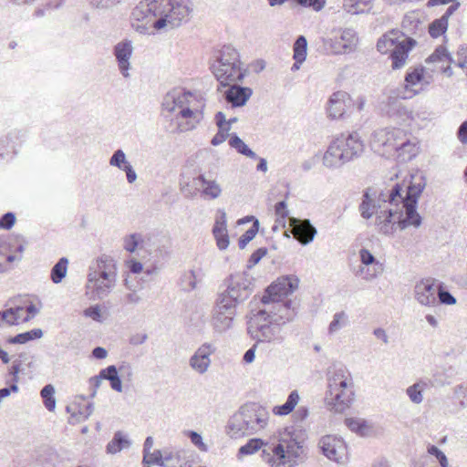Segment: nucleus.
<instances>
[{"mask_svg":"<svg viewBox=\"0 0 467 467\" xmlns=\"http://www.w3.org/2000/svg\"><path fill=\"white\" fill-rule=\"evenodd\" d=\"M427 179L421 171L410 174L401 183L377 192L372 188L364 191L358 211L363 219L375 215L374 225L379 234L393 236L397 228H419L422 217L417 212L419 199L426 188Z\"/></svg>","mask_w":467,"mask_h":467,"instance_id":"f257e3e1","label":"nucleus"},{"mask_svg":"<svg viewBox=\"0 0 467 467\" xmlns=\"http://www.w3.org/2000/svg\"><path fill=\"white\" fill-rule=\"evenodd\" d=\"M262 448L261 457L269 467H296L307 458L304 439L293 431L284 433L276 443L264 442L261 439H251L238 451V458L251 455Z\"/></svg>","mask_w":467,"mask_h":467,"instance_id":"f03ea898","label":"nucleus"},{"mask_svg":"<svg viewBox=\"0 0 467 467\" xmlns=\"http://www.w3.org/2000/svg\"><path fill=\"white\" fill-rule=\"evenodd\" d=\"M269 412L258 403L242 405L228 420V433L232 438L254 435L266 428Z\"/></svg>","mask_w":467,"mask_h":467,"instance_id":"7ed1b4c3","label":"nucleus"},{"mask_svg":"<svg viewBox=\"0 0 467 467\" xmlns=\"http://www.w3.org/2000/svg\"><path fill=\"white\" fill-rule=\"evenodd\" d=\"M327 404L335 412L342 413L354 400V381L349 370L343 365H335L329 372Z\"/></svg>","mask_w":467,"mask_h":467,"instance_id":"20e7f679","label":"nucleus"},{"mask_svg":"<svg viewBox=\"0 0 467 467\" xmlns=\"http://www.w3.org/2000/svg\"><path fill=\"white\" fill-rule=\"evenodd\" d=\"M364 151V143L358 132L340 134L328 145L323 156V164L337 169L358 158Z\"/></svg>","mask_w":467,"mask_h":467,"instance_id":"39448f33","label":"nucleus"},{"mask_svg":"<svg viewBox=\"0 0 467 467\" xmlns=\"http://www.w3.org/2000/svg\"><path fill=\"white\" fill-rule=\"evenodd\" d=\"M158 19L153 23V28L171 30L180 27L189 21L192 13V0H155Z\"/></svg>","mask_w":467,"mask_h":467,"instance_id":"423d86ee","label":"nucleus"},{"mask_svg":"<svg viewBox=\"0 0 467 467\" xmlns=\"http://www.w3.org/2000/svg\"><path fill=\"white\" fill-rule=\"evenodd\" d=\"M212 71L222 86L242 81L245 68L240 61L237 50L232 46H223L220 55L211 66Z\"/></svg>","mask_w":467,"mask_h":467,"instance_id":"0eeeda50","label":"nucleus"},{"mask_svg":"<svg viewBox=\"0 0 467 467\" xmlns=\"http://www.w3.org/2000/svg\"><path fill=\"white\" fill-rule=\"evenodd\" d=\"M415 45L413 38L399 30H391L378 40L377 49L381 54L389 53L391 68L397 70L405 66L409 53Z\"/></svg>","mask_w":467,"mask_h":467,"instance_id":"6e6552de","label":"nucleus"},{"mask_svg":"<svg viewBox=\"0 0 467 467\" xmlns=\"http://www.w3.org/2000/svg\"><path fill=\"white\" fill-rule=\"evenodd\" d=\"M248 332L258 342L281 344L285 340L280 324L263 307L256 311L252 310Z\"/></svg>","mask_w":467,"mask_h":467,"instance_id":"1a4fd4ad","label":"nucleus"},{"mask_svg":"<svg viewBox=\"0 0 467 467\" xmlns=\"http://www.w3.org/2000/svg\"><path fill=\"white\" fill-rule=\"evenodd\" d=\"M185 107L171 119V132L182 133L192 130L202 118L205 107L204 99L201 94L186 91Z\"/></svg>","mask_w":467,"mask_h":467,"instance_id":"9d476101","label":"nucleus"},{"mask_svg":"<svg viewBox=\"0 0 467 467\" xmlns=\"http://www.w3.org/2000/svg\"><path fill=\"white\" fill-rule=\"evenodd\" d=\"M158 19L155 0L140 2L130 14V26L140 35L149 34L153 23Z\"/></svg>","mask_w":467,"mask_h":467,"instance_id":"9b49d317","label":"nucleus"},{"mask_svg":"<svg viewBox=\"0 0 467 467\" xmlns=\"http://www.w3.org/2000/svg\"><path fill=\"white\" fill-rule=\"evenodd\" d=\"M404 132L399 128L379 129L371 135V147L382 155L394 156V151L400 139H403Z\"/></svg>","mask_w":467,"mask_h":467,"instance_id":"f8f14e48","label":"nucleus"},{"mask_svg":"<svg viewBox=\"0 0 467 467\" xmlns=\"http://www.w3.org/2000/svg\"><path fill=\"white\" fill-rule=\"evenodd\" d=\"M253 292L252 281L245 273L230 275L227 287L221 294L237 306L249 298Z\"/></svg>","mask_w":467,"mask_h":467,"instance_id":"ddd939ff","label":"nucleus"},{"mask_svg":"<svg viewBox=\"0 0 467 467\" xmlns=\"http://www.w3.org/2000/svg\"><path fill=\"white\" fill-rule=\"evenodd\" d=\"M88 276L102 278L106 283L117 284V263L113 257L101 254L91 262Z\"/></svg>","mask_w":467,"mask_h":467,"instance_id":"4468645a","label":"nucleus"},{"mask_svg":"<svg viewBox=\"0 0 467 467\" xmlns=\"http://www.w3.org/2000/svg\"><path fill=\"white\" fill-rule=\"evenodd\" d=\"M324 456L338 464H344L348 461V448L343 439L334 436H323L318 441Z\"/></svg>","mask_w":467,"mask_h":467,"instance_id":"2eb2a0df","label":"nucleus"},{"mask_svg":"<svg viewBox=\"0 0 467 467\" xmlns=\"http://www.w3.org/2000/svg\"><path fill=\"white\" fill-rule=\"evenodd\" d=\"M400 99L401 97L398 96L397 91H393L388 97L385 105L386 113L394 121L410 127L411 119H413L412 109L408 108Z\"/></svg>","mask_w":467,"mask_h":467,"instance_id":"dca6fc26","label":"nucleus"},{"mask_svg":"<svg viewBox=\"0 0 467 467\" xmlns=\"http://www.w3.org/2000/svg\"><path fill=\"white\" fill-rule=\"evenodd\" d=\"M298 279L294 276L279 278L267 287L261 298V303H267L273 300H283L284 296L292 294L298 286Z\"/></svg>","mask_w":467,"mask_h":467,"instance_id":"f3484780","label":"nucleus"},{"mask_svg":"<svg viewBox=\"0 0 467 467\" xmlns=\"http://www.w3.org/2000/svg\"><path fill=\"white\" fill-rule=\"evenodd\" d=\"M354 110V99L346 91L334 92L328 100L327 113L333 119H340Z\"/></svg>","mask_w":467,"mask_h":467,"instance_id":"a211bd4d","label":"nucleus"},{"mask_svg":"<svg viewBox=\"0 0 467 467\" xmlns=\"http://www.w3.org/2000/svg\"><path fill=\"white\" fill-rule=\"evenodd\" d=\"M358 254L363 266L359 267L357 275H361L363 280L370 282L383 273V264L378 261L369 250L362 248Z\"/></svg>","mask_w":467,"mask_h":467,"instance_id":"6ab92c4d","label":"nucleus"},{"mask_svg":"<svg viewBox=\"0 0 467 467\" xmlns=\"http://www.w3.org/2000/svg\"><path fill=\"white\" fill-rule=\"evenodd\" d=\"M437 291L435 279H421L414 286V298L421 306H434L438 303Z\"/></svg>","mask_w":467,"mask_h":467,"instance_id":"aec40b11","label":"nucleus"},{"mask_svg":"<svg viewBox=\"0 0 467 467\" xmlns=\"http://www.w3.org/2000/svg\"><path fill=\"white\" fill-rule=\"evenodd\" d=\"M291 300H273L267 303H262V305L263 308L269 311L271 317L276 319L277 323L283 327L286 322L292 320L295 315L294 309L291 307Z\"/></svg>","mask_w":467,"mask_h":467,"instance_id":"412c9836","label":"nucleus"},{"mask_svg":"<svg viewBox=\"0 0 467 467\" xmlns=\"http://www.w3.org/2000/svg\"><path fill=\"white\" fill-rule=\"evenodd\" d=\"M216 348L211 343L201 345L189 359L190 367L199 374H204L210 365V357L215 352Z\"/></svg>","mask_w":467,"mask_h":467,"instance_id":"4be33fe9","label":"nucleus"},{"mask_svg":"<svg viewBox=\"0 0 467 467\" xmlns=\"http://www.w3.org/2000/svg\"><path fill=\"white\" fill-rule=\"evenodd\" d=\"M420 152L419 141L410 133L404 132L403 139L398 143L394 156L401 162H407L414 159Z\"/></svg>","mask_w":467,"mask_h":467,"instance_id":"5701e85b","label":"nucleus"},{"mask_svg":"<svg viewBox=\"0 0 467 467\" xmlns=\"http://www.w3.org/2000/svg\"><path fill=\"white\" fill-rule=\"evenodd\" d=\"M424 70L425 69L420 67L414 68L412 71L407 72L405 76V88L404 90H396L398 92V96H400L402 99H410L420 92L419 89L415 88L417 85H429L430 80L425 79Z\"/></svg>","mask_w":467,"mask_h":467,"instance_id":"b1692460","label":"nucleus"},{"mask_svg":"<svg viewBox=\"0 0 467 467\" xmlns=\"http://www.w3.org/2000/svg\"><path fill=\"white\" fill-rule=\"evenodd\" d=\"M289 223L294 237L303 245L310 244L317 233L316 227L307 219L299 220L291 217Z\"/></svg>","mask_w":467,"mask_h":467,"instance_id":"393cba45","label":"nucleus"},{"mask_svg":"<svg viewBox=\"0 0 467 467\" xmlns=\"http://www.w3.org/2000/svg\"><path fill=\"white\" fill-rule=\"evenodd\" d=\"M133 53L131 40L124 39L114 46L113 54L118 62L119 69L124 78L130 76V58Z\"/></svg>","mask_w":467,"mask_h":467,"instance_id":"a878e982","label":"nucleus"},{"mask_svg":"<svg viewBox=\"0 0 467 467\" xmlns=\"http://www.w3.org/2000/svg\"><path fill=\"white\" fill-rule=\"evenodd\" d=\"M193 185L205 200H215L222 194L221 185L213 179L207 178L204 174H200L193 179Z\"/></svg>","mask_w":467,"mask_h":467,"instance_id":"bb28decb","label":"nucleus"},{"mask_svg":"<svg viewBox=\"0 0 467 467\" xmlns=\"http://www.w3.org/2000/svg\"><path fill=\"white\" fill-rule=\"evenodd\" d=\"M186 91L182 88H177L169 91L163 98L162 109L168 113L177 114L182 109L185 107Z\"/></svg>","mask_w":467,"mask_h":467,"instance_id":"cd10ccee","label":"nucleus"},{"mask_svg":"<svg viewBox=\"0 0 467 467\" xmlns=\"http://www.w3.org/2000/svg\"><path fill=\"white\" fill-rule=\"evenodd\" d=\"M115 286L116 285L106 283L105 280L98 276L95 278L88 276L86 285L87 293L90 294L93 299H103L107 297Z\"/></svg>","mask_w":467,"mask_h":467,"instance_id":"c85d7f7f","label":"nucleus"},{"mask_svg":"<svg viewBox=\"0 0 467 467\" xmlns=\"http://www.w3.org/2000/svg\"><path fill=\"white\" fill-rule=\"evenodd\" d=\"M224 91V99L233 107H242L250 99L253 91L250 88L241 87L234 84Z\"/></svg>","mask_w":467,"mask_h":467,"instance_id":"c756f323","label":"nucleus"},{"mask_svg":"<svg viewBox=\"0 0 467 467\" xmlns=\"http://www.w3.org/2000/svg\"><path fill=\"white\" fill-rule=\"evenodd\" d=\"M460 5V3L451 5L440 18L435 19L430 24L429 34L431 37L437 38L447 31L449 18L459 9Z\"/></svg>","mask_w":467,"mask_h":467,"instance_id":"7c9ffc66","label":"nucleus"},{"mask_svg":"<svg viewBox=\"0 0 467 467\" xmlns=\"http://www.w3.org/2000/svg\"><path fill=\"white\" fill-rule=\"evenodd\" d=\"M448 49L446 47L441 45L435 48L433 53L426 59L427 64H434L435 69L441 70L447 77H451L453 75V71L451 67L446 64V60H448Z\"/></svg>","mask_w":467,"mask_h":467,"instance_id":"2f4dec72","label":"nucleus"},{"mask_svg":"<svg viewBox=\"0 0 467 467\" xmlns=\"http://www.w3.org/2000/svg\"><path fill=\"white\" fill-rule=\"evenodd\" d=\"M25 308L16 306L0 311V327H6L18 325L20 322H27L30 317H23Z\"/></svg>","mask_w":467,"mask_h":467,"instance_id":"473e14b6","label":"nucleus"},{"mask_svg":"<svg viewBox=\"0 0 467 467\" xmlns=\"http://www.w3.org/2000/svg\"><path fill=\"white\" fill-rule=\"evenodd\" d=\"M375 0H343L342 9L351 16L368 14L374 6Z\"/></svg>","mask_w":467,"mask_h":467,"instance_id":"72a5a7b5","label":"nucleus"},{"mask_svg":"<svg viewBox=\"0 0 467 467\" xmlns=\"http://www.w3.org/2000/svg\"><path fill=\"white\" fill-rule=\"evenodd\" d=\"M234 317L222 314L219 312H211V326L214 333L222 335L234 327Z\"/></svg>","mask_w":467,"mask_h":467,"instance_id":"f704fd0d","label":"nucleus"},{"mask_svg":"<svg viewBox=\"0 0 467 467\" xmlns=\"http://www.w3.org/2000/svg\"><path fill=\"white\" fill-rule=\"evenodd\" d=\"M213 234L216 239L217 246L220 250H225L229 245V237L226 229V214L222 213L220 218L215 222L213 228Z\"/></svg>","mask_w":467,"mask_h":467,"instance_id":"c9c22d12","label":"nucleus"},{"mask_svg":"<svg viewBox=\"0 0 467 467\" xmlns=\"http://www.w3.org/2000/svg\"><path fill=\"white\" fill-rule=\"evenodd\" d=\"M337 37L347 54L356 50L358 43V36L355 29L351 27L340 28Z\"/></svg>","mask_w":467,"mask_h":467,"instance_id":"e433bc0d","label":"nucleus"},{"mask_svg":"<svg viewBox=\"0 0 467 467\" xmlns=\"http://www.w3.org/2000/svg\"><path fill=\"white\" fill-rule=\"evenodd\" d=\"M345 423L347 427L353 432L358 433L362 437H368L373 432V427L366 420L360 418H348L346 419Z\"/></svg>","mask_w":467,"mask_h":467,"instance_id":"4c0bfd02","label":"nucleus"},{"mask_svg":"<svg viewBox=\"0 0 467 467\" xmlns=\"http://www.w3.org/2000/svg\"><path fill=\"white\" fill-rule=\"evenodd\" d=\"M429 384L424 379H420L411 386L408 387L406 393L410 400L414 404H420L423 401V391L428 388Z\"/></svg>","mask_w":467,"mask_h":467,"instance_id":"58836bf2","label":"nucleus"},{"mask_svg":"<svg viewBox=\"0 0 467 467\" xmlns=\"http://www.w3.org/2000/svg\"><path fill=\"white\" fill-rule=\"evenodd\" d=\"M236 306L237 305L229 300L228 297H225L222 294H219L212 311L219 312L235 317Z\"/></svg>","mask_w":467,"mask_h":467,"instance_id":"ea45409f","label":"nucleus"},{"mask_svg":"<svg viewBox=\"0 0 467 467\" xmlns=\"http://www.w3.org/2000/svg\"><path fill=\"white\" fill-rule=\"evenodd\" d=\"M299 399L300 398L298 392L296 390H293L290 392L286 401L283 405L274 407L273 413L279 416L288 415L297 405Z\"/></svg>","mask_w":467,"mask_h":467,"instance_id":"a19ab883","label":"nucleus"},{"mask_svg":"<svg viewBox=\"0 0 467 467\" xmlns=\"http://www.w3.org/2000/svg\"><path fill=\"white\" fill-rule=\"evenodd\" d=\"M162 467H187V462L181 451L164 449Z\"/></svg>","mask_w":467,"mask_h":467,"instance_id":"79ce46f5","label":"nucleus"},{"mask_svg":"<svg viewBox=\"0 0 467 467\" xmlns=\"http://www.w3.org/2000/svg\"><path fill=\"white\" fill-rule=\"evenodd\" d=\"M130 445V440L121 431H117L106 449L108 453L115 454L123 449L129 448Z\"/></svg>","mask_w":467,"mask_h":467,"instance_id":"37998d69","label":"nucleus"},{"mask_svg":"<svg viewBox=\"0 0 467 467\" xmlns=\"http://www.w3.org/2000/svg\"><path fill=\"white\" fill-rule=\"evenodd\" d=\"M349 323L348 315L345 311L334 314L332 321L328 325L327 333L330 336L337 334Z\"/></svg>","mask_w":467,"mask_h":467,"instance_id":"c03bdc74","label":"nucleus"},{"mask_svg":"<svg viewBox=\"0 0 467 467\" xmlns=\"http://www.w3.org/2000/svg\"><path fill=\"white\" fill-rule=\"evenodd\" d=\"M43 337L41 328H34L30 331L20 333L15 337H9L7 342L10 344H26L31 340L39 339Z\"/></svg>","mask_w":467,"mask_h":467,"instance_id":"a18cd8bd","label":"nucleus"},{"mask_svg":"<svg viewBox=\"0 0 467 467\" xmlns=\"http://www.w3.org/2000/svg\"><path fill=\"white\" fill-rule=\"evenodd\" d=\"M229 145L242 155L251 159L257 158L256 153L253 151L235 133L230 136Z\"/></svg>","mask_w":467,"mask_h":467,"instance_id":"49530a36","label":"nucleus"},{"mask_svg":"<svg viewBox=\"0 0 467 467\" xmlns=\"http://www.w3.org/2000/svg\"><path fill=\"white\" fill-rule=\"evenodd\" d=\"M68 260L61 257L51 269V280L55 284H59L67 275Z\"/></svg>","mask_w":467,"mask_h":467,"instance_id":"de8ad7c7","label":"nucleus"},{"mask_svg":"<svg viewBox=\"0 0 467 467\" xmlns=\"http://www.w3.org/2000/svg\"><path fill=\"white\" fill-rule=\"evenodd\" d=\"M143 242L141 234H130L123 238V248L129 253H134L139 247H143Z\"/></svg>","mask_w":467,"mask_h":467,"instance_id":"09e8293b","label":"nucleus"},{"mask_svg":"<svg viewBox=\"0 0 467 467\" xmlns=\"http://www.w3.org/2000/svg\"><path fill=\"white\" fill-rule=\"evenodd\" d=\"M294 59L302 64L306 58L307 41L304 36H299L294 44Z\"/></svg>","mask_w":467,"mask_h":467,"instance_id":"8fccbe9b","label":"nucleus"},{"mask_svg":"<svg viewBox=\"0 0 467 467\" xmlns=\"http://www.w3.org/2000/svg\"><path fill=\"white\" fill-rule=\"evenodd\" d=\"M55 388L51 384L46 385L40 391L41 398L47 410L53 411L56 408V399L54 397Z\"/></svg>","mask_w":467,"mask_h":467,"instance_id":"3c124183","label":"nucleus"},{"mask_svg":"<svg viewBox=\"0 0 467 467\" xmlns=\"http://www.w3.org/2000/svg\"><path fill=\"white\" fill-rule=\"evenodd\" d=\"M258 229L259 222L257 219H254L253 225L239 238L238 246L240 249L245 248L247 244L255 237Z\"/></svg>","mask_w":467,"mask_h":467,"instance_id":"603ef678","label":"nucleus"},{"mask_svg":"<svg viewBox=\"0 0 467 467\" xmlns=\"http://www.w3.org/2000/svg\"><path fill=\"white\" fill-rule=\"evenodd\" d=\"M197 277L194 271L184 273L181 277V285L185 291H192L196 288Z\"/></svg>","mask_w":467,"mask_h":467,"instance_id":"864d4df0","label":"nucleus"},{"mask_svg":"<svg viewBox=\"0 0 467 467\" xmlns=\"http://www.w3.org/2000/svg\"><path fill=\"white\" fill-rule=\"evenodd\" d=\"M123 0H88L89 6L99 11H106L120 4Z\"/></svg>","mask_w":467,"mask_h":467,"instance_id":"5fc2aeb1","label":"nucleus"},{"mask_svg":"<svg viewBox=\"0 0 467 467\" xmlns=\"http://www.w3.org/2000/svg\"><path fill=\"white\" fill-rule=\"evenodd\" d=\"M294 3L299 6L312 8L314 11L319 12L325 7L327 0H294Z\"/></svg>","mask_w":467,"mask_h":467,"instance_id":"6e6d98bb","label":"nucleus"},{"mask_svg":"<svg viewBox=\"0 0 467 467\" xmlns=\"http://www.w3.org/2000/svg\"><path fill=\"white\" fill-rule=\"evenodd\" d=\"M164 456V450L162 451H154L153 452H146L143 454V462L146 464H158L162 467Z\"/></svg>","mask_w":467,"mask_h":467,"instance_id":"4d7b16f0","label":"nucleus"},{"mask_svg":"<svg viewBox=\"0 0 467 467\" xmlns=\"http://www.w3.org/2000/svg\"><path fill=\"white\" fill-rule=\"evenodd\" d=\"M325 46L328 47L331 49V52L336 55H341V54H347L345 49L343 48V46L341 45V42L339 41V38L336 35L333 37H329L327 39L324 40Z\"/></svg>","mask_w":467,"mask_h":467,"instance_id":"13d9d810","label":"nucleus"},{"mask_svg":"<svg viewBox=\"0 0 467 467\" xmlns=\"http://www.w3.org/2000/svg\"><path fill=\"white\" fill-rule=\"evenodd\" d=\"M275 214L277 216L276 223L285 226V218L288 216V210L286 207V202L285 201L278 202L275 204Z\"/></svg>","mask_w":467,"mask_h":467,"instance_id":"bf43d9fd","label":"nucleus"},{"mask_svg":"<svg viewBox=\"0 0 467 467\" xmlns=\"http://www.w3.org/2000/svg\"><path fill=\"white\" fill-rule=\"evenodd\" d=\"M127 158L125 152L119 149L114 151L112 156L109 159V165L112 167H117L118 169H121L122 166L127 162Z\"/></svg>","mask_w":467,"mask_h":467,"instance_id":"052dcab7","label":"nucleus"},{"mask_svg":"<svg viewBox=\"0 0 467 467\" xmlns=\"http://www.w3.org/2000/svg\"><path fill=\"white\" fill-rule=\"evenodd\" d=\"M429 112L424 109H418L413 110L412 109V117L413 119H411V123L410 124V127H420L421 123L423 121H426L429 119Z\"/></svg>","mask_w":467,"mask_h":467,"instance_id":"680f3d73","label":"nucleus"},{"mask_svg":"<svg viewBox=\"0 0 467 467\" xmlns=\"http://www.w3.org/2000/svg\"><path fill=\"white\" fill-rule=\"evenodd\" d=\"M428 452L431 455H433L438 460L441 467H447L449 466V462L447 459V456L444 454L443 451H441L437 446L431 445L428 447Z\"/></svg>","mask_w":467,"mask_h":467,"instance_id":"e2e57ef3","label":"nucleus"},{"mask_svg":"<svg viewBox=\"0 0 467 467\" xmlns=\"http://www.w3.org/2000/svg\"><path fill=\"white\" fill-rule=\"evenodd\" d=\"M437 300L441 304L444 305H454L456 303L455 297L446 290H443L441 285H438Z\"/></svg>","mask_w":467,"mask_h":467,"instance_id":"0e129e2a","label":"nucleus"},{"mask_svg":"<svg viewBox=\"0 0 467 467\" xmlns=\"http://www.w3.org/2000/svg\"><path fill=\"white\" fill-rule=\"evenodd\" d=\"M187 436L191 440L192 443L194 444L200 451H208V447L203 442L201 434H199L198 432H196L194 431H189L187 432Z\"/></svg>","mask_w":467,"mask_h":467,"instance_id":"69168bd1","label":"nucleus"},{"mask_svg":"<svg viewBox=\"0 0 467 467\" xmlns=\"http://www.w3.org/2000/svg\"><path fill=\"white\" fill-rule=\"evenodd\" d=\"M16 223V215L14 213L8 212L0 218V228L9 230Z\"/></svg>","mask_w":467,"mask_h":467,"instance_id":"338daca9","label":"nucleus"},{"mask_svg":"<svg viewBox=\"0 0 467 467\" xmlns=\"http://www.w3.org/2000/svg\"><path fill=\"white\" fill-rule=\"evenodd\" d=\"M456 57V65L461 68L467 67V47H461L457 51Z\"/></svg>","mask_w":467,"mask_h":467,"instance_id":"774afa93","label":"nucleus"}]
</instances>
